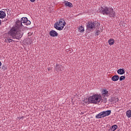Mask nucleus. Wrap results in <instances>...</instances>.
<instances>
[{"label":"nucleus","instance_id":"obj_1","mask_svg":"<svg viewBox=\"0 0 131 131\" xmlns=\"http://www.w3.org/2000/svg\"><path fill=\"white\" fill-rule=\"evenodd\" d=\"M24 30H25V26L22 24L21 20H18L16 21V25L12 27L8 33L13 39L19 40L23 36L24 33L22 31H24Z\"/></svg>","mask_w":131,"mask_h":131},{"label":"nucleus","instance_id":"obj_2","mask_svg":"<svg viewBox=\"0 0 131 131\" xmlns=\"http://www.w3.org/2000/svg\"><path fill=\"white\" fill-rule=\"evenodd\" d=\"M89 102L91 104H97L100 102H103V103H107V98H102V96L99 94H95L93 96H90L88 99Z\"/></svg>","mask_w":131,"mask_h":131},{"label":"nucleus","instance_id":"obj_3","mask_svg":"<svg viewBox=\"0 0 131 131\" xmlns=\"http://www.w3.org/2000/svg\"><path fill=\"white\" fill-rule=\"evenodd\" d=\"M99 10V12L103 14V15H107L109 17H113V18L116 16V13H115V11H114L113 8L103 6L101 7Z\"/></svg>","mask_w":131,"mask_h":131},{"label":"nucleus","instance_id":"obj_4","mask_svg":"<svg viewBox=\"0 0 131 131\" xmlns=\"http://www.w3.org/2000/svg\"><path fill=\"white\" fill-rule=\"evenodd\" d=\"M65 25H66L65 20L62 19H60L59 22L57 21L54 24V27L55 29H57V30L61 31L63 30Z\"/></svg>","mask_w":131,"mask_h":131},{"label":"nucleus","instance_id":"obj_5","mask_svg":"<svg viewBox=\"0 0 131 131\" xmlns=\"http://www.w3.org/2000/svg\"><path fill=\"white\" fill-rule=\"evenodd\" d=\"M111 114V111L107 110L106 111H103L99 113L96 116V118L99 119L100 118H103L104 117H106V116H109Z\"/></svg>","mask_w":131,"mask_h":131},{"label":"nucleus","instance_id":"obj_6","mask_svg":"<svg viewBox=\"0 0 131 131\" xmlns=\"http://www.w3.org/2000/svg\"><path fill=\"white\" fill-rule=\"evenodd\" d=\"M100 25V24H98L97 21H89L86 25V29L89 31H91L92 29H95L96 28V26H98Z\"/></svg>","mask_w":131,"mask_h":131},{"label":"nucleus","instance_id":"obj_7","mask_svg":"<svg viewBox=\"0 0 131 131\" xmlns=\"http://www.w3.org/2000/svg\"><path fill=\"white\" fill-rule=\"evenodd\" d=\"M20 21H21V23L23 24H25V25L28 26L31 24V22L28 20L27 17H22L20 19Z\"/></svg>","mask_w":131,"mask_h":131},{"label":"nucleus","instance_id":"obj_8","mask_svg":"<svg viewBox=\"0 0 131 131\" xmlns=\"http://www.w3.org/2000/svg\"><path fill=\"white\" fill-rule=\"evenodd\" d=\"M49 34L50 36H52V37H56L58 36V33L55 30H51Z\"/></svg>","mask_w":131,"mask_h":131},{"label":"nucleus","instance_id":"obj_9","mask_svg":"<svg viewBox=\"0 0 131 131\" xmlns=\"http://www.w3.org/2000/svg\"><path fill=\"white\" fill-rule=\"evenodd\" d=\"M101 93L103 97H109V95H110L108 92V91L106 89H103Z\"/></svg>","mask_w":131,"mask_h":131},{"label":"nucleus","instance_id":"obj_10","mask_svg":"<svg viewBox=\"0 0 131 131\" xmlns=\"http://www.w3.org/2000/svg\"><path fill=\"white\" fill-rule=\"evenodd\" d=\"M63 4L65 5V7H69V8H72L73 7L72 3L68 2V1H64Z\"/></svg>","mask_w":131,"mask_h":131},{"label":"nucleus","instance_id":"obj_11","mask_svg":"<svg viewBox=\"0 0 131 131\" xmlns=\"http://www.w3.org/2000/svg\"><path fill=\"white\" fill-rule=\"evenodd\" d=\"M117 128H118V126H117V125H114L108 129V131H115L116 130Z\"/></svg>","mask_w":131,"mask_h":131},{"label":"nucleus","instance_id":"obj_12","mask_svg":"<svg viewBox=\"0 0 131 131\" xmlns=\"http://www.w3.org/2000/svg\"><path fill=\"white\" fill-rule=\"evenodd\" d=\"M119 101V99L118 98H111L110 99V102L111 103H116V102H118Z\"/></svg>","mask_w":131,"mask_h":131},{"label":"nucleus","instance_id":"obj_13","mask_svg":"<svg viewBox=\"0 0 131 131\" xmlns=\"http://www.w3.org/2000/svg\"><path fill=\"white\" fill-rule=\"evenodd\" d=\"M118 79H119V76L117 75H115L112 77V80L113 81H117Z\"/></svg>","mask_w":131,"mask_h":131},{"label":"nucleus","instance_id":"obj_14","mask_svg":"<svg viewBox=\"0 0 131 131\" xmlns=\"http://www.w3.org/2000/svg\"><path fill=\"white\" fill-rule=\"evenodd\" d=\"M6 17V12L0 11V18L1 19H4Z\"/></svg>","mask_w":131,"mask_h":131},{"label":"nucleus","instance_id":"obj_15","mask_svg":"<svg viewBox=\"0 0 131 131\" xmlns=\"http://www.w3.org/2000/svg\"><path fill=\"white\" fill-rule=\"evenodd\" d=\"M117 73H118V74H120V75H122L124 74L125 72L124 71V69H120L118 70Z\"/></svg>","mask_w":131,"mask_h":131},{"label":"nucleus","instance_id":"obj_16","mask_svg":"<svg viewBox=\"0 0 131 131\" xmlns=\"http://www.w3.org/2000/svg\"><path fill=\"white\" fill-rule=\"evenodd\" d=\"M56 67L57 69L56 70L57 71H62V70L63 69V67L62 65H58L56 64Z\"/></svg>","mask_w":131,"mask_h":131},{"label":"nucleus","instance_id":"obj_17","mask_svg":"<svg viewBox=\"0 0 131 131\" xmlns=\"http://www.w3.org/2000/svg\"><path fill=\"white\" fill-rule=\"evenodd\" d=\"M126 115L127 117L128 118H130L131 117V110L127 111L126 112Z\"/></svg>","mask_w":131,"mask_h":131},{"label":"nucleus","instance_id":"obj_18","mask_svg":"<svg viewBox=\"0 0 131 131\" xmlns=\"http://www.w3.org/2000/svg\"><path fill=\"white\" fill-rule=\"evenodd\" d=\"M114 39H110L108 41V42L109 43L110 46H113V45H114Z\"/></svg>","mask_w":131,"mask_h":131},{"label":"nucleus","instance_id":"obj_19","mask_svg":"<svg viewBox=\"0 0 131 131\" xmlns=\"http://www.w3.org/2000/svg\"><path fill=\"white\" fill-rule=\"evenodd\" d=\"M2 70H3V71H5V70H7V65H5V64H3L2 66Z\"/></svg>","mask_w":131,"mask_h":131},{"label":"nucleus","instance_id":"obj_20","mask_svg":"<svg viewBox=\"0 0 131 131\" xmlns=\"http://www.w3.org/2000/svg\"><path fill=\"white\" fill-rule=\"evenodd\" d=\"M79 30H80V32H84V28L82 27V26H81L79 28Z\"/></svg>","mask_w":131,"mask_h":131},{"label":"nucleus","instance_id":"obj_21","mask_svg":"<svg viewBox=\"0 0 131 131\" xmlns=\"http://www.w3.org/2000/svg\"><path fill=\"white\" fill-rule=\"evenodd\" d=\"M124 79H125V76H121L119 78L120 81H122V80H124Z\"/></svg>","mask_w":131,"mask_h":131},{"label":"nucleus","instance_id":"obj_22","mask_svg":"<svg viewBox=\"0 0 131 131\" xmlns=\"http://www.w3.org/2000/svg\"><path fill=\"white\" fill-rule=\"evenodd\" d=\"M12 39H7V40H6V42H9V43H10V42H12Z\"/></svg>","mask_w":131,"mask_h":131},{"label":"nucleus","instance_id":"obj_23","mask_svg":"<svg viewBox=\"0 0 131 131\" xmlns=\"http://www.w3.org/2000/svg\"><path fill=\"white\" fill-rule=\"evenodd\" d=\"M99 33H100V31H99V30L95 32L96 35H99Z\"/></svg>","mask_w":131,"mask_h":131},{"label":"nucleus","instance_id":"obj_24","mask_svg":"<svg viewBox=\"0 0 131 131\" xmlns=\"http://www.w3.org/2000/svg\"><path fill=\"white\" fill-rule=\"evenodd\" d=\"M30 2H31V3H34L35 0H30Z\"/></svg>","mask_w":131,"mask_h":131},{"label":"nucleus","instance_id":"obj_25","mask_svg":"<svg viewBox=\"0 0 131 131\" xmlns=\"http://www.w3.org/2000/svg\"><path fill=\"white\" fill-rule=\"evenodd\" d=\"M19 119H23L24 118V117H21V118H18Z\"/></svg>","mask_w":131,"mask_h":131},{"label":"nucleus","instance_id":"obj_26","mask_svg":"<svg viewBox=\"0 0 131 131\" xmlns=\"http://www.w3.org/2000/svg\"><path fill=\"white\" fill-rule=\"evenodd\" d=\"M1 66H2V62L0 61V69H1Z\"/></svg>","mask_w":131,"mask_h":131},{"label":"nucleus","instance_id":"obj_27","mask_svg":"<svg viewBox=\"0 0 131 131\" xmlns=\"http://www.w3.org/2000/svg\"><path fill=\"white\" fill-rule=\"evenodd\" d=\"M2 24V21L0 20V25Z\"/></svg>","mask_w":131,"mask_h":131},{"label":"nucleus","instance_id":"obj_28","mask_svg":"<svg viewBox=\"0 0 131 131\" xmlns=\"http://www.w3.org/2000/svg\"><path fill=\"white\" fill-rule=\"evenodd\" d=\"M48 70H51V69H50V68H49Z\"/></svg>","mask_w":131,"mask_h":131}]
</instances>
